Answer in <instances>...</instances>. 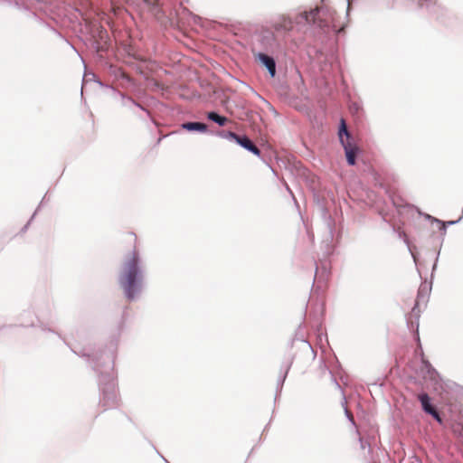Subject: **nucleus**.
<instances>
[{"label": "nucleus", "mask_w": 463, "mask_h": 463, "mask_svg": "<svg viewBox=\"0 0 463 463\" xmlns=\"http://www.w3.org/2000/svg\"><path fill=\"white\" fill-rule=\"evenodd\" d=\"M359 442H360V446H361V449H365V446L368 445L369 446V443H367L366 441H364L363 439V438H359Z\"/></svg>", "instance_id": "obj_31"}, {"label": "nucleus", "mask_w": 463, "mask_h": 463, "mask_svg": "<svg viewBox=\"0 0 463 463\" xmlns=\"http://www.w3.org/2000/svg\"><path fill=\"white\" fill-rule=\"evenodd\" d=\"M214 135H216L217 137H220L222 138H224V139L233 142L238 134L232 130H219V131L215 132Z\"/></svg>", "instance_id": "obj_17"}, {"label": "nucleus", "mask_w": 463, "mask_h": 463, "mask_svg": "<svg viewBox=\"0 0 463 463\" xmlns=\"http://www.w3.org/2000/svg\"><path fill=\"white\" fill-rule=\"evenodd\" d=\"M115 95L118 96L121 99V105L125 108L132 109L133 105H137V101L135 100L132 97L127 95L126 93L115 90Z\"/></svg>", "instance_id": "obj_16"}, {"label": "nucleus", "mask_w": 463, "mask_h": 463, "mask_svg": "<svg viewBox=\"0 0 463 463\" xmlns=\"http://www.w3.org/2000/svg\"><path fill=\"white\" fill-rule=\"evenodd\" d=\"M349 110L353 116L359 117L360 114L363 112V107L358 102H351L349 105Z\"/></svg>", "instance_id": "obj_19"}, {"label": "nucleus", "mask_w": 463, "mask_h": 463, "mask_svg": "<svg viewBox=\"0 0 463 463\" xmlns=\"http://www.w3.org/2000/svg\"><path fill=\"white\" fill-rule=\"evenodd\" d=\"M118 337H112L104 349L90 351L82 348L78 351L71 347L77 355L86 359L92 370L98 374L99 390V406L103 411L113 409L118 405V392L115 379L112 374L114 359L118 348Z\"/></svg>", "instance_id": "obj_2"}, {"label": "nucleus", "mask_w": 463, "mask_h": 463, "mask_svg": "<svg viewBox=\"0 0 463 463\" xmlns=\"http://www.w3.org/2000/svg\"><path fill=\"white\" fill-rule=\"evenodd\" d=\"M291 365H292V360L288 359V361L283 362L280 366L279 375L278 377L277 384H276L275 401L278 399V397L281 393L284 383L286 381V378L288 376V373L290 370Z\"/></svg>", "instance_id": "obj_11"}, {"label": "nucleus", "mask_w": 463, "mask_h": 463, "mask_svg": "<svg viewBox=\"0 0 463 463\" xmlns=\"http://www.w3.org/2000/svg\"><path fill=\"white\" fill-rule=\"evenodd\" d=\"M395 3H402L407 5H417L420 8H423L424 6L430 12V14L435 16L436 19H439V12L443 10V8L437 5L436 0H393Z\"/></svg>", "instance_id": "obj_8"}, {"label": "nucleus", "mask_w": 463, "mask_h": 463, "mask_svg": "<svg viewBox=\"0 0 463 463\" xmlns=\"http://www.w3.org/2000/svg\"><path fill=\"white\" fill-rule=\"evenodd\" d=\"M439 250L438 251L437 257H436L435 261H434L433 266H432L431 276L433 275V272H434V271L436 270V269H437L438 260H439Z\"/></svg>", "instance_id": "obj_30"}, {"label": "nucleus", "mask_w": 463, "mask_h": 463, "mask_svg": "<svg viewBox=\"0 0 463 463\" xmlns=\"http://www.w3.org/2000/svg\"><path fill=\"white\" fill-rule=\"evenodd\" d=\"M337 135L339 142L344 148L347 165L351 166L355 165L362 150L355 143L354 136L348 130L346 123L343 118L340 120Z\"/></svg>", "instance_id": "obj_4"}, {"label": "nucleus", "mask_w": 463, "mask_h": 463, "mask_svg": "<svg viewBox=\"0 0 463 463\" xmlns=\"http://www.w3.org/2000/svg\"><path fill=\"white\" fill-rule=\"evenodd\" d=\"M426 218H427V219H429V220H431L432 222H435L439 223V224L440 225V226H439V231H440L443 234H445V233H446V232H447V228H448V227H447V225H446L445 222L440 221V220H439V219H437V218H434V217H432V216H430V215H427V216H426Z\"/></svg>", "instance_id": "obj_20"}, {"label": "nucleus", "mask_w": 463, "mask_h": 463, "mask_svg": "<svg viewBox=\"0 0 463 463\" xmlns=\"http://www.w3.org/2000/svg\"><path fill=\"white\" fill-rule=\"evenodd\" d=\"M41 204H42V203L39 204V206L37 207L35 212L33 213V215L31 216L30 220L27 222V223L22 228V230H21L22 232H26V230L28 229L29 225L31 224V222L33 220V218L35 217L38 210L40 209Z\"/></svg>", "instance_id": "obj_23"}, {"label": "nucleus", "mask_w": 463, "mask_h": 463, "mask_svg": "<svg viewBox=\"0 0 463 463\" xmlns=\"http://www.w3.org/2000/svg\"><path fill=\"white\" fill-rule=\"evenodd\" d=\"M133 106H134V107L138 108L139 109H141V110H143V111H145L148 116H150V115H151V114H150V111H149L147 109H146V108H145L142 104H140L139 102H137V105H133Z\"/></svg>", "instance_id": "obj_27"}, {"label": "nucleus", "mask_w": 463, "mask_h": 463, "mask_svg": "<svg viewBox=\"0 0 463 463\" xmlns=\"http://www.w3.org/2000/svg\"><path fill=\"white\" fill-rule=\"evenodd\" d=\"M462 219H463V214H462V215H461L458 220H456V221H449V222H445V223H446V225H447V227H448L449 225H454V224H456V223L459 222Z\"/></svg>", "instance_id": "obj_29"}, {"label": "nucleus", "mask_w": 463, "mask_h": 463, "mask_svg": "<svg viewBox=\"0 0 463 463\" xmlns=\"http://www.w3.org/2000/svg\"><path fill=\"white\" fill-rule=\"evenodd\" d=\"M346 1H347L346 17H348V15H349V12H350V4H351V1H350V0H346Z\"/></svg>", "instance_id": "obj_34"}, {"label": "nucleus", "mask_w": 463, "mask_h": 463, "mask_svg": "<svg viewBox=\"0 0 463 463\" xmlns=\"http://www.w3.org/2000/svg\"><path fill=\"white\" fill-rule=\"evenodd\" d=\"M339 239H340V234H338V235L336 236V239H335L336 243H338V242H339Z\"/></svg>", "instance_id": "obj_38"}, {"label": "nucleus", "mask_w": 463, "mask_h": 463, "mask_svg": "<svg viewBox=\"0 0 463 463\" xmlns=\"http://www.w3.org/2000/svg\"><path fill=\"white\" fill-rule=\"evenodd\" d=\"M424 291H427V288H426V287H422V286H421V287L420 288V289H419V292H418V298H420V296L422 295V293H423Z\"/></svg>", "instance_id": "obj_32"}, {"label": "nucleus", "mask_w": 463, "mask_h": 463, "mask_svg": "<svg viewBox=\"0 0 463 463\" xmlns=\"http://www.w3.org/2000/svg\"><path fill=\"white\" fill-rule=\"evenodd\" d=\"M279 46L274 33L269 29H262L252 35L251 52L252 54L261 51L264 52L272 51Z\"/></svg>", "instance_id": "obj_5"}, {"label": "nucleus", "mask_w": 463, "mask_h": 463, "mask_svg": "<svg viewBox=\"0 0 463 463\" xmlns=\"http://www.w3.org/2000/svg\"><path fill=\"white\" fill-rule=\"evenodd\" d=\"M145 265L139 252L133 250L121 264L117 281L128 302L140 298L145 288Z\"/></svg>", "instance_id": "obj_3"}, {"label": "nucleus", "mask_w": 463, "mask_h": 463, "mask_svg": "<svg viewBox=\"0 0 463 463\" xmlns=\"http://www.w3.org/2000/svg\"><path fill=\"white\" fill-rule=\"evenodd\" d=\"M430 383L433 391L439 395L444 402H449L459 387L455 382L444 379L439 373V377H435Z\"/></svg>", "instance_id": "obj_6"}, {"label": "nucleus", "mask_w": 463, "mask_h": 463, "mask_svg": "<svg viewBox=\"0 0 463 463\" xmlns=\"http://www.w3.org/2000/svg\"><path fill=\"white\" fill-rule=\"evenodd\" d=\"M417 339L420 342V335H419V334H417Z\"/></svg>", "instance_id": "obj_40"}, {"label": "nucleus", "mask_w": 463, "mask_h": 463, "mask_svg": "<svg viewBox=\"0 0 463 463\" xmlns=\"http://www.w3.org/2000/svg\"><path fill=\"white\" fill-rule=\"evenodd\" d=\"M345 402H346V400L345 398L344 402H342V405L344 406V410H345V415L347 418V420L351 422V424L355 426L354 419L352 413L350 412V411L348 410V408L346 407Z\"/></svg>", "instance_id": "obj_21"}, {"label": "nucleus", "mask_w": 463, "mask_h": 463, "mask_svg": "<svg viewBox=\"0 0 463 463\" xmlns=\"http://www.w3.org/2000/svg\"><path fill=\"white\" fill-rule=\"evenodd\" d=\"M303 344L305 345V347L308 350H310L312 353H314V350L312 348V346L310 345V344L307 342V341H303Z\"/></svg>", "instance_id": "obj_33"}, {"label": "nucleus", "mask_w": 463, "mask_h": 463, "mask_svg": "<svg viewBox=\"0 0 463 463\" xmlns=\"http://www.w3.org/2000/svg\"><path fill=\"white\" fill-rule=\"evenodd\" d=\"M155 449H156L155 447H154ZM156 453L163 458V460L165 462V463H170L163 455H161L157 450H156Z\"/></svg>", "instance_id": "obj_36"}, {"label": "nucleus", "mask_w": 463, "mask_h": 463, "mask_svg": "<svg viewBox=\"0 0 463 463\" xmlns=\"http://www.w3.org/2000/svg\"><path fill=\"white\" fill-rule=\"evenodd\" d=\"M328 372H329V374L331 375L332 382L335 383V387L337 389H341V386H340L339 383L337 382L336 378L334 376L332 371L328 370Z\"/></svg>", "instance_id": "obj_26"}, {"label": "nucleus", "mask_w": 463, "mask_h": 463, "mask_svg": "<svg viewBox=\"0 0 463 463\" xmlns=\"http://www.w3.org/2000/svg\"><path fill=\"white\" fill-rule=\"evenodd\" d=\"M255 60L263 66L269 72L271 78H275L277 74V64L275 59L268 54L267 52L258 51L257 53L253 54Z\"/></svg>", "instance_id": "obj_9"}, {"label": "nucleus", "mask_w": 463, "mask_h": 463, "mask_svg": "<svg viewBox=\"0 0 463 463\" xmlns=\"http://www.w3.org/2000/svg\"><path fill=\"white\" fill-rule=\"evenodd\" d=\"M15 5L19 8L30 11L33 17L37 18L40 23H43L42 18H38L37 11L40 9L39 0H14Z\"/></svg>", "instance_id": "obj_12"}, {"label": "nucleus", "mask_w": 463, "mask_h": 463, "mask_svg": "<svg viewBox=\"0 0 463 463\" xmlns=\"http://www.w3.org/2000/svg\"><path fill=\"white\" fill-rule=\"evenodd\" d=\"M120 73H121L122 80H126L128 82H132L133 81L132 78L129 77L128 75H127L124 71H121Z\"/></svg>", "instance_id": "obj_28"}, {"label": "nucleus", "mask_w": 463, "mask_h": 463, "mask_svg": "<svg viewBox=\"0 0 463 463\" xmlns=\"http://www.w3.org/2000/svg\"><path fill=\"white\" fill-rule=\"evenodd\" d=\"M334 221L332 220L331 216L328 217L327 220V228H328V233L330 240H333L334 238Z\"/></svg>", "instance_id": "obj_22"}, {"label": "nucleus", "mask_w": 463, "mask_h": 463, "mask_svg": "<svg viewBox=\"0 0 463 463\" xmlns=\"http://www.w3.org/2000/svg\"><path fill=\"white\" fill-rule=\"evenodd\" d=\"M334 251V248H332L331 250H328V252L331 253Z\"/></svg>", "instance_id": "obj_39"}, {"label": "nucleus", "mask_w": 463, "mask_h": 463, "mask_svg": "<svg viewBox=\"0 0 463 463\" xmlns=\"http://www.w3.org/2000/svg\"><path fill=\"white\" fill-rule=\"evenodd\" d=\"M90 76V80H92L94 82L98 83L100 87L102 88H107V89H109L111 90L114 93H115V90H118L117 89H115L113 86L109 85V84H105L104 82H102L99 77L93 73V72H90L89 74H85L84 77H89Z\"/></svg>", "instance_id": "obj_18"}, {"label": "nucleus", "mask_w": 463, "mask_h": 463, "mask_svg": "<svg viewBox=\"0 0 463 463\" xmlns=\"http://www.w3.org/2000/svg\"><path fill=\"white\" fill-rule=\"evenodd\" d=\"M421 364L423 369L425 370V374L428 380L430 382L435 377H439V372L432 366L430 362L424 358V354L421 351Z\"/></svg>", "instance_id": "obj_14"}, {"label": "nucleus", "mask_w": 463, "mask_h": 463, "mask_svg": "<svg viewBox=\"0 0 463 463\" xmlns=\"http://www.w3.org/2000/svg\"><path fill=\"white\" fill-rule=\"evenodd\" d=\"M235 144L245 149L246 151L257 156L258 157L261 156L260 149L253 143V141L245 134L237 135L236 138L233 141Z\"/></svg>", "instance_id": "obj_10"}, {"label": "nucleus", "mask_w": 463, "mask_h": 463, "mask_svg": "<svg viewBox=\"0 0 463 463\" xmlns=\"http://www.w3.org/2000/svg\"><path fill=\"white\" fill-rule=\"evenodd\" d=\"M418 401L420 403L421 410L428 415H430L438 423L442 424L443 419L436 408V406L432 403L430 396L427 392H420L418 395Z\"/></svg>", "instance_id": "obj_7"}, {"label": "nucleus", "mask_w": 463, "mask_h": 463, "mask_svg": "<svg viewBox=\"0 0 463 463\" xmlns=\"http://www.w3.org/2000/svg\"><path fill=\"white\" fill-rule=\"evenodd\" d=\"M346 24H341L335 9L327 5H317L294 15H281L272 24L279 36L287 38L293 30L306 33L311 31L322 44L336 40L345 32Z\"/></svg>", "instance_id": "obj_1"}, {"label": "nucleus", "mask_w": 463, "mask_h": 463, "mask_svg": "<svg viewBox=\"0 0 463 463\" xmlns=\"http://www.w3.org/2000/svg\"><path fill=\"white\" fill-rule=\"evenodd\" d=\"M317 55H322L323 54V51L322 50H317Z\"/></svg>", "instance_id": "obj_37"}, {"label": "nucleus", "mask_w": 463, "mask_h": 463, "mask_svg": "<svg viewBox=\"0 0 463 463\" xmlns=\"http://www.w3.org/2000/svg\"><path fill=\"white\" fill-rule=\"evenodd\" d=\"M181 128L188 132L206 133L208 127L200 121H186L181 124Z\"/></svg>", "instance_id": "obj_13"}, {"label": "nucleus", "mask_w": 463, "mask_h": 463, "mask_svg": "<svg viewBox=\"0 0 463 463\" xmlns=\"http://www.w3.org/2000/svg\"><path fill=\"white\" fill-rule=\"evenodd\" d=\"M206 118L208 120L214 122L219 127L225 126L229 119L227 117L221 115L219 112L215 110H211L206 113Z\"/></svg>", "instance_id": "obj_15"}, {"label": "nucleus", "mask_w": 463, "mask_h": 463, "mask_svg": "<svg viewBox=\"0 0 463 463\" xmlns=\"http://www.w3.org/2000/svg\"><path fill=\"white\" fill-rule=\"evenodd\" d=\"M284 184H285L286 190L294 197L293 193H292L291 189L289 188L288 184L287 183H285Z\"/></svg>", "instance_id": "obj_35"}, {"label": "nucleus", "mask_w": 463, "mask_h": 463, "mask_svg": "<svg viewBox=\"0 0 463 463\" xmlns=\"http://www.w3.org/2000/svg\"><path fill=\"white\" fill-rule=\"evenodd\" d=\"M99 37L101 41L108 38V33H107L106 29H104L103 27H100V29L99 30Z\"/></svg>", "instance_id": "obj_25"}, {"label": "nucleus", "mask_w": 463, "mask_h": 463, "mask_svg": "<svg viewBox=\"0 0 463 463\" xmlns=\"http://www.w3.org/2000/svg\"><path fill=\"white\" fill-rule=\"evenodd\" d=\"M404 242L408 245V248H409V251L411 252V257L413 259V261L415 262V264H417V261H418V255L413 251V250L411 248V246L409 245V241L407 239L404 240Z\"/></svg>", "instance_id": "obj_24"}]
</instances>
